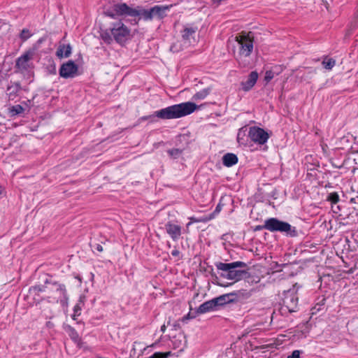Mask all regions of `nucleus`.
<instances>
[{"mask_svg": "<svg viewBox=\"0 0 358 358\" xmlns=\"http://www.w3.org/2000/svg\"><path fill=\"white\" fill-rule=\"evenodd\" d=\"M199 106L193 102H184L155 111L152 115L143 116L140 120L155 122L157 117L162 120L177 119L192 113Z\"/></svg>", "mask_w": 358, "mask_h": 358, "instance_id": "obj_1", "label": "nucleus"}, {"mask_svg": "<svg viewBox=\"0 0 358 358\" xmlns=\"http://www.w3.org/2000/svg\"><path fill=\"white\" fill-rule=\"evenodd\" d=\"M40 292L44 293L45 297L56 302L62 301L66 297L65 286L57 282L51 283L43 287L34 286L29 289V294L34 297L35 300V296H38Z\"/></svg>", "mask_w": 358, "mask_h": 358, "instance_id": "obj_2", "label": "nucleus"}, {"mask_svg": "<svg viewBox=\"0 0 358 358\" xmlns=\"http://www.w3.org/2000/svg\"><path fill=\"white\" fill-rule=\"evenodd\" d=\"M215 266L218 270L229 271L231 280L238 281L242 279L249 278L250 275L248 272V266L246 263L241 261L231 263L217 262Z\"/></svg>", "mask_w": 358, "mask_h": 358, "instance_id": "obj_3", "label": "nucleus"}, {"mask_svg": "<svg viewBox=\"0 0 358 358\" xmlns=\"http://www.w3.org/2000/svg\"><path fill=\"white\" fill-rule=\"evenodd\" d=\"M267 230L271 232H280L289 237L298 236V231L295 227H292L287 222L282 221L275 217H271L266 220Z\"/></svg>", "mask_w": 358, "mask_h": 358, "instance_id": "obj_4", "label": "nucleus"}, {"mask_svg": "<svg viewBox=\"0 0 358 358\" xmlns=\"http://www.w3.org/2000/svg\"><path fill=\"white\" fill-rule=\"evenodd\" d=\"M133 37L131 29L120 20L113 23V39L120 45H124Z\"/></svg>", "mask_w": 358, "mask_h": 358, "instance_id": "obj_5", "label": "nucleus"}, {"mask_svg": "<svg viewBox=\"0 0 358 358\" xmlns=\"http://www.w3.org/2000/svg\"><path fill=\"white\" fill-rule=\"evenodd\" d=\"M283 296L282 309L285 308L289 313L295 312L299 299L295 289L284 291Z\"/></svg>", "mask_w": 358, "mask_h": 358, "instance_id": "obj_6", "label": "nucleus"}, {"mask_svg": "<svg viewBox=\"0 0 358 358\" xmlns=\"http://www.w3.org/2000/svg\"><path fill=\"white\" fill-rule=\"evenodd\" d=\"M137 15L136 7L133 8L126 3H120L113 5V18L115 17L122 18L127 17H136Z\"/></svg>", "mask_w": 358, "mask_h": 358, "instance_id": "obj_7", "label": "nucleus"}, {"mask_svg": "<svg viewBox=\"0 0 358 358\" xmlns=\"http://www.w3.org/2000/svg\"><path fill=\"white\" fill-rule=\"evenodd\" d=\"M236 41L240 45V55L245 57L250 56L253 50V41L250 38L249 34L242 33L240 36H236Z\"/></svg>", "mask_w": 358, "mask_h": 358, "instance_id": "obj_8", "label": "nucleus"}, {"mask_svg": "<svg viewBox=\"0 0 358 358\" xmlns=\"http://www.w3.org/2000/svg\"><path fill=\"white\" fill-rule=\"evenodd\" d=\"M248 136L253 142L259 145H264L269 138L268 134L264 129L257 127L250 128Z\"/></svg>", "mask_w": 358, "mask_h": 358, "instance_id": "obj_9", "label": "nucleus"}, {"mask_svg": "<svg viewBox=\"0 0 358 358\" xmlns=\"http://www.w3.org/2000/svg\"><path fill=\"white\" fill-rule=\"evenodd\" d=\"M79 74L78 65L71 60L64 63L59 69V76L64 78H72Z\"/></svg>", "mask_w": 358, "mask_h": 358, "instance_id": "obj_10", "label": "nucleus"}, {"mask_svg": "<svg viewBox=\"0 0 358 358\" xmlns=\"http://www.w3.org/2000/svg\"><path fill=\"white\" fill-rule=\"evenodd\" d=\"M165 229L173 241H178L182 234V227L169 221L165 224Z\"/></svg>", "mask_w": 358, "mask_h": 358, "instance_id": "obj_11", "label": "nucleus"}, {"mask_svg": "<svg viewBox=\"0 0 358 358\" xmlns=\"http://www.w3.org/2000/svg\"><path fill=\"white\" fill-rule=\"evenodd\" d=\"M136 11L138 13L137 17H139L138 20L136 18L130 20L129 21L131 24L137 25L141 17L145 20H150L153 18L152 8L150 10H147L141 6H136Z\"/></svg>", "mask_w": 358, "mask_h": 358, "instance_id": "obj_12", "label": "nucleus"}, {"mask_svg": "<svg viewBox=\"0 0 358 358\" xmlns=\"http://www.w3.org/2000/svg\"><path fill=\"white\" fill-rule=\"evenodd\" d=\"M258 73L256 71H252L245 81L241 82L242 89L245 92L250 90L257 83Z\"/></svg>", "mask_w": 358, "mask_h": 358, "instance_id": "obj_13", "label": "nucleus"}, {"mask_svg": "<svg viewBox=\"0 0 358 358\" xmlns=\"http://www.w3.org/2000/svg\"><path fill=\"white\" fill-rule=\"evenodd\" d=\"M32 54L30 52H26L16 61V67L20 71L27 70L29 65V62L31 59Z\"/></svg>", "mask_w": 358, "mask_h": 358, "instance_id": "obj_14", "label": "nucleus"}, {"mask_svg": "<svg viewBox=\"0 0 358 358\" xmlns=\"http://www.w3.org/2000/svg\"><path fill=\"white\" fill-rule=\"evenodd\" d=\"M217 306L214 302L213 299L203 303L196 309V313L199 314L206 313L212 310H217Z\"/></svg>", "mask_w": 358, "mask_h": 358, "instance_id": "obj_15", "label": "nucleus"}, {"mask_svg": "<svg viewBox=\"0 0 358 358\" xmlns=\"http://www.w3.org/2000/svg\"><path fill=\"white\" fill-rule=\"evenodd\" d=\"M172 7V5L170 6H155L152 8V16H157L159 18L162 19L165 16H166V12L169 10V8Z\"/></svg>", "mask_w": 358, "mask_h": 358, "instance_id": "obj_16", "label": "nucleus"}, {"mask_svg": "<svg viewBox=\"0 0 358 358\" xmlns=\"http://www.w3.org/2000/svg\"><path fill=\"white\" fill-rule=\"evenodd\" d=\"M232 296L231 292L222 294L218 297L214 298V302L215 303V306H217V308L219 306H222L224 305H226L227 303H234V299H230L229 297Z\"/></svg>", "mask_w": 358, "mask_h": 358, "instance_id": "obj_17", "label": "nucleus"}, {"mask_svg": "<svg viewBox=\"0 0 358 358\" xmlns=\"http://www.w3.org/2000/svg\"><path fill=\"white\" fill-rule=\"evenodd\" d=\"M71 54V46L64 44H60L57 50L56 55L62 59L64 57H69Z\"/></svg>", "mask_w": 358, "mask_h": 358, "instance_id": "obj_18", "label": "nucleus"}, {"mask_svg": "<svg viewBox=\"0 0 358 358\" xmlns=\"http://www.w3.org/2000/svg\"><path fill=\"white\" fill-rule=\"evenodd\" d=\"M238 157L234 153H227L222 157V163L227 167H231L238 163Z\"/></svg>", "mask_w": 358, "mask_h": 358, "instance_id": "obj_19", "label": "nucleus"}, {"mask_svg": "<svg viewBox=\"0 0 358 358\" xmlns=\"http://www.w3.org/2000/svg\"><path fill=\"white\" fill-rule=\"evenodd\" d=\"M20 85L17 83L9 85L7 87V95L8 96V99L10 100H13L17 95V93L20 90Z\"/></svg>", "mask_w": 358, "mask_h": 358, "instance_id": "obj_20", "label": "nucleus"}, {"mask_svg": "<svg viewBox=\"0 0 358 358\" xmlns=\"http://www.w3.org/2000/svg\"><path fill=\"white\" fill-rule=\"evenodd\" d=\"M232 296H235L238 299V301L241 300L249 299L251 295V291H248L246 289H241L236 292H231Z\"/></svg>", "mask_w": 358, "mask_h": 358, "instance_id": "obj_21", "label": "nucleus"}, {"mask_svg": "<svg viewBox=\"0 0 358 358\" xmlns=\"http://www.w3.org/2000/svg\"><path fill=\"white\" fill-rule=\"evenodd\" d=\"M65 331L68 333L69 336L71 337V338L77 344H79L80 342V338L79 337L77 331L71 326L66 325L64 327Z\"/></svg>", "mask_w": 358, "mask_h": 358, "instance_id": "obj_22", "label": "nucleus"}, {"mask_svg": "<svg viewBox=\"0 0 358 358\" xmlns=\"http://www.w3.org/2000/svg\"><path fill=\"white\" fill-rule=\"evenodd\" d=\"M112 29H103L101 27V37L102 40L107 44H110L112 41Z\"/></svg>", "mask_w": 358, "mask_h": 358, "instance_id": "obj_23", "label": "nucleus"}, {"mask_svg": "<svg viewBox=\"0 0 358 358\" xmlns=\"http://www.w3.org/2000/svg\"><path fill=\"white\" fill-rule=\"evenodd\" d=\"M196 27H185L182 31V38L184 41H189L190 36L196 33Z\"/></svg>", "mask_w": 358, "mask_h": 358, "instance_id": "obj_24", "label": "nucleus"}, {"mask_svg": "<svg viewBox=\"0 0 358 358\" xmlns=\"http://www.w3.org/2000/svg\"><path fill=\"white\" fill-rule=\"evenodd\" d=\"M25 110V108L21 105L13 106L9 108V113L10 117H14L20 115Z\"/></svg>", "mask_w": 358, "mask_h": 358, "instance_id": "obj_25", "label": "nucleus"}, {"mask_svg": "<svg viewBox=\"0 0 358 358\" xmlns=\"http://www.w3.org/2000/svg\"><path fill=\"white\" fill-rule=\"evenodd\" d=\"M213 217V214H210L208 216H203L200 218H196L194 217H192L189 218L190 222L187 224V227H188L192 223L194 222H206L210 220Z\"/></svg>", "mask_w": 358, "mask_h": 358, "instance_id": "obj_26", "label": "nucleus"}, {"mask_svg": "<svg viewBox=\"0 0 358 358\" xmlns=\"http://www.w3.org/2000/svg\"><path fill=\"white\" fill-rule=\"evenodd\" d=\"M210 93V90L209 89H203L198 92H196L194 96H193V99L194 100H201V99H205Z\"/></svg>", "mask_w": 358, "mask_h": 358, "instance_id": "obj_27", "label": "nucleus"}, {"mask_svg": "<svg viewBox=\"0 0 358 358\" xmlns=\"http://www.w3.org/2000/svg\"><path fill=\"white\" fill-rule=\"evenodd\" d=\"M185 148H173L167 151L169 155L173 159H177L182 153Z\"/></svg>", "mask_w": 358, "mask_h": 358, "instance_id": "obj_28", "label": "nucleus"}, {"mask_svg": "<svg viewBox=\"0 0 358 358\" xmlns=\"http://www.w3.org/2000/svg\"><path fill=\"white\" fill-rule=\"evenodd\" d=\"M336 64L335 59L332 58H325L322 62V65L326 69L331 70Z\"/></svg>", "mask_w": 358, "mask_h": 358, "instance_id": "obj_29", "label": "nucleus"}, {"mask_svg": "<svg viewBox=\"0 0 358 358\" xmlns=\"http://www.w3.org/2000/svg\"><path fill=\"white\" fill-rule=\"evenodd\" d=\"M245 130H244V128L240 129L237 134V141L238 143L243 145L246 144V141L245 140Z\"/></svg>", "mask_w": 358, "mask_h": 358, "instance_id": "obj_30", "label": "nucleus"}, {"mask_svg": "<svg viewBox=\"0 0 358 358\" xmlns=\"http://www.w3.org/2000/svg\"><path fill=\"white\" fill-rule=\"evenodd\" d=\"M327 200L332 204H336L339 201V196L337 192H331L327 196Z\"/></svg>", "mask_w": 358, "mask_h": 358, "instance_id": "obj_31", "label": "nucleus"}, {"mask_svg": "<svg viewBox=\"0 0 358 358\" xmlns=\"http://www.w3.org/2000/svg\"><path fill=\"white\" fill-rule=\"evenodd\" d=\"M31 36V34H29V31L28 29H23L20 34V38L25 41L27 38H29Z\"/></svg>", "mask_w": 358, "mask_h": 358, "instance_id": "obj_32", "label": "nucleus"}, {"mask_svg": "<svg viewBox=\"0 0 358 358\" xmlns=\"http://www.w3.org/2000/svg\"><path fill=\"white\" fill-rule=\"evenodd\" d=\"M274 77V73L271 71H267L265 74V80L266 82L271 81Z\"/></svg>", "mask_w": 358, "mask_h": 358, "instance_id": "obj_33", "label": "nucleus"}, {"mask_svg": "<svg viewBox=\"0 0 358 358\" xmlns=\"http://www.w3.org/2000/svg\"><path fill=\"white\" fill-rule=\"evenodd\" d=\"M301 353V351L296 350H294L292 353V355L287 356V358H300V355Z\"/></svg>", "mask_w": 358, "mask_h": 358, "instance_id": "obj_34", "label": "nucleus"}, {"mask_svg": "<svg viewBox=\"0 0 358 358\" xmlns=\"http://www.w3.org/2000/svg\"><path fill=\"white\" fill-rule=\"evenodd\" d=\"M80 310H81V307L79 306V304H77L76 306H75V307H74V314L73 315V320H76V317L80 314Z\"/></svg>", "mask_w": 358, "mask_h": 358, "instance_id": "obj_35", "label": "nucleus"}, {"mask_svg": "<svg viewBox=\"0 0 358 358\" xmlns=\"http://www.w3.org/2000/svg\"><path fill=\"white\" fill-rule=\"evenodd\" d=\"M230 272L227 271H222V273H220V276L224 278H227L228 280H231V275H229Z\"/></svg>", "mask_w": 358, "mask_h": 358, "instance_id": "obj_36", "label": "nucleus"}, {"mask_svg": "<svg viewBox=\"0 0 358 358\" xmlns=\"http://www.w3.org/2000/svg\"><path fill=\"white\" fill-rule=\"evenodd\" d=\"M263 229H267V227H266V220L264 221V224L263 225H257L255 227L254 231H261Z\"/></svg>", "mask_w": 358, "mask_h": 358, "instance_id": "obj_37", "label": "nucleus"}, {"mask_svg": "<svg viewBox=\"0 0 358 358\" xmlns=\"http://www.w3.org/2000/svg\"><path fill=\"white\" fill-rule=\"evenodd\" d=\"M171 255H172V256H173L175 257H178V259H180V252L178 249H176V248H175V249L171 252Z\"/></svg>", "mask_w": 358, "mask_h": 358, "instance_id": "obj_38", "label": "nucleus"}, {"mask_svg": "<svg viewBox=\"0 0 358 358\" xmlns=\"http://www.w3.org/2000/svg\"><path fill=\"white\" fill-rule=\"evenodd\" d=\"M94 247V249L96 250L99 252L103 251V247L100 244H97L96 243V244H95V245Z\"/></svg>", "mask_w": 358, "mask_h": 358, "instance_id": "obj_39", "label": "nucleus"}, {"mask_svg": "<svg viewBox=\"0 0 358 358\" xmlns=\"http://www.w3.org/2000/svg\"><path fill=\"white\" fill-rule=\"evenodd\" d=\"M190 318L189 314H187L182 317L181 321L182 322H185L187 320H188Z\"/></svg>", "mask_w": 358, "mask_h": 358, "instance_id": "obj_40", "label": "nucleus"}, {"mask_svg": "<svg viewBox=\"0 0 358 358\" xmlns=\"http://www.w3.org/2000/svg\"><path fill=\"white\" fill-rule=\"evenodd\" d=\"M173 327H174L175 329H179L180 327L179 322H176L173 324Z\"/></svg>", "mask_w": 358, "mask_h": 358, "instance_id": "obj_41", "label": "nucleus"}, {"mask_svg": "<svg viewBox=\"0 0 358 358\" xmlns=\"http://www.w3.org/2000/svg\"><path fill=\"white\" fill-rule=\"evenodd\" d=\"M220 210H221V206H220V204L219 203V204L217 206V207H216V208H215V212H219Z\"/></svg>", "mask_w": 358, "mask_h": 358, "instance_id": "obj_42", "label": "nucleus"}, {"mask_svg": "<svg viewBox=\"0 0 358 358\" xmlns=\"http://www.w3.org/2000/svg\"><path fill=\"white\" fill-rule=\"evenodd\" d=\"M229 299H234V303L238 302V299L235 296H231V297H229Z\"/></svg>", "mask_w": 358, "mask_h": 358, "instance_id": "obj_43", "label": "nucleus"}, {"mask_svg": "<svg viewBox=\"0 0 358 358\" xmlns=\"http://www.w3.org/2000/svg\"><path fill=\"white\" fill-rule=\"evenodd\" d=\"M165 330H166V326H165V324H163L161 327V331H162L164 333L165 331Z\"/></svg>", "mask_w": 358, "mask_h": 358, "instance_id": "obj_44", "label": "nucleus"}, {"mask_svg": "<svg viewBox=\"0 0 358 358\" xmlns=\"http://www.w3.org/2000/svg\"><path fill=\"white\" fill-rule=\"evenodd\" d=\"M322 2L324 3V4L325 7H326L327 8H328V3H327L326 1H324V0H322Z\"/></svg>", "mask_w": 358, "mask_h": 358, "instance_id": "obj_45", "label": "nucleus"}, {"mask_svg": "<svg viewBox=\"0 0 358 358\" xmlns=\"http://www.w3.org/2000/svg\"><path fill=\"white\" fill-rule=\"evenodd\" d=\"M217 284L218 285H220V286L225 287V285H223V284H222V283H220V282H217Z\"/></svg>", "mask_w": 358, "mask_h": 358, "instance_id": "obj_46", "label": "nucleus"}, {"mask_svg": "<svg viewBox=\"0 0 358 358\" xmlns=\"http://www.w3.org/2000/svg\"><path fill=\"white\" fill-rule=\"evenodd\" d=\"M47 326H48V327H52V324H51L50 322H48L47 323Z\"/></svg>", "mask_w": 358, "mask_h": 358, "instance_id": "obj_47", "label": "nucleus"}]
</instances>
